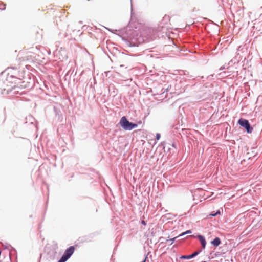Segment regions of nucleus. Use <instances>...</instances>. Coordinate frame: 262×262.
Instances as JSON below:
<instances>
[{
    "label": "nucleus",
    "instance_id": "1",
    "mask_svg": "<svg viewBox=\"0 0 262 262\" xmlns=\"http://www.w3.org/2000/svg\"><path fill=\"white\" fill-rule=\"evenodd\" d=\"M120 124L125 130H132L137 126V124L129 122L125 116L122 117L120 121Z\"/></svg>",
    "mask_w": 262,
    "mask_h": 262
},
{
    "label": "nucleus",
    "instance_id": "2",
    "mask_svg": "<svg viewBox=\"0 0 262 262\" xmlns=\"http://www.w3.org/2000/svg\"><path fill=\"white\" fill-rule=\"evenodd\" d=\"M75 251V247L73 246H70L64 252L61 258L58 262H66L73 254Z\"/></svg>",
    "mask_w": 262,
    "mask_h": 262
},
{
    "label": "nucleus",
    "instance_id": "3",
    "mask_svg": "<svg viewBox=\"0 0 262 262\" xmlns=\"http://www.w3.org/2000/svg\"><path fill=\"white\" fill-rule=\"evenodd\" d=\"M238 123L241 126L244 127L246 129L247 133H252L253 128L251 126L249 121L247 120L241 118L238 120Z\"/></svg>",
    "mask_w": 262,
    "mask_h": 262
},
{
    "label": "nucleus",
    "instance_id": "4",
    "mask_svg": "<svg viewBox=\"0 0 262 262\" xmlns=\"http://www.w3.org/2000/svg\"><path fill=\"white\" fill-rule=\"evenodd\" d=\"M198 237L201 243L202 248L204 249L206 246V241L205 238L202 235H198Z\"/></svg>",
    "mask_w": 262,
    "mask_h": 262
},
{
    "label": "nucleus",
    "instance_id": "5",
    "mask_svg": "<svg viewBox=\"0 0 262 262\" xmlns=\"http://www.w3.org/2000/svg\"><path fill=\"white\" fill-rule=\"evenodd\" d=\"M221 240L219 237H216L211 242V243L214 246H218L221 244Z\"/></svg>",
    "mask_w": 262,
    "mask_h": 262
},
{
    "label": "nucleus",
    "instance_id": "6",
    "mask_svg": "<svg viewBox=\"0 0 262 262\" xmlns=\"http://www.w3.org/2000/svg\"><path fill=\"white\" fill-rule=\"evenodd\" d=\"M163 21H166V23L169 22L170 20V18L169 16L165 15L163 18Z\"/></svg>",
    "mask_w": 262,
    "mask_h": 262
},
{
    "label": "nucleus",
    "instance_id": "7",
    "mask_svg": "<svg viewBox=\"0 0 262 262\" xmlns=\"http://www.w3.org/2000/svg\"><path fill=\"white\" fill-rule=\"evenodd\" d=\"M181 259H190L191 258V255H183L180 257Z\"/></svg>",
    "mask_w": 262,
    "mask_h": 262
},
{
    "label": "nucleus",
    "instance_id": "8",
    "mask_svg": "<svg viewBox=\"0 0 262 262\" xmlns=\"http://www.w3.org/2000/svg\"><path fill=\"white\" fill-rule=\"evenodd\" d=\"M191 233V230H187V231L181 233L178 236H181L184 235L186 234H189V233Z\"/></svg>",
    "mask_w": 262,
    "mask_h": 262
},
{
    "label": "nucleus",
    "instance_id": "9",
    "mask_svg": "<svg viewBox=\"0 0 262 262\" xmlns=\"http://www.w3.org/2000/svg\"><path fill=\"white\" fill-rule=\"evenodd\" d=\"M221 214L220 211L218 210V211H217V212L215 213H211L209 215L212 216H216L218 214Z\"/></svg>",
    "mask_w": 262,
    "mask_h": 262
},
{
    "label": "nucleus",
    "instance_id": "10",
    "mask_svg": "<svg viewBox=\"0 0 262 262\" xmlns=\"http://www.w3.org/2000/svg\"><path fill=\"white\" fill-rule=\"evenodd\" d=\"M199 251H196L195 252H194L193 254H191V258H193L194 257H195V256L198 255V254L199 253Z\"/></svg>",
    "mask_w": 262,
    "mask_h": 262
},
{
    "label": "nucleus",
    "instance_id": "11",
    "mask_svg": "<svg viewBox=\"0 0 262 262\" xmlns=\"http://www.w3.org/2000/svg\"><path fill=\"white\" fill-rule=\"evenodd\" d=\"M160 137H161V136H160V134L157 133V134H156V139H157V140H159V139H160Z\"/></svg>",
    "mask_w": 262,
    "mask_h": 262
},
{
    "label": "nucleus",
    "instance_id": "12",
    "mask_svg": "<svg viewBox=\"0 0 262 262\" xmlns=\"http://www.w3.org/2000/svg\"><path fill=\"white\" fill-rule=\"evenodd\" d=\"M141 223L144 225H146V223L144 220L142 221Z\"/></svg>",
    "mask_w": 262,
    "mask_h": 262
},
{
    "label": "nucleus",
    "instance_id": "13",
    "mask_svg": "<svg viewBox=\"0 0 262 262\" xmlns=\"http://www.w3.org/2000/svg\"><path fill=\"white\" fill-rule=\"evenodd\" d=\"M177 237H174V238H173L172 239H170V241H172V242H173L174 241V240Z\"/></svg>",
    "mask_w": 262,
    "mask_h": 262
},
{
    "label": "nucleus",
    "instance_id": "14",
    "mask_svg": "<svg viewBox=\"0 0 262 262\" xmlns=\"http://www.w3.org/2000/svg\"><path fill=\"white\" fill-rule=\"evenodd\" d=\"M3 8H1L2 9H5V5H3Z\"/></svg>",
    "mask_w": 262,
    "mask_h": 262
}]
</instances>
